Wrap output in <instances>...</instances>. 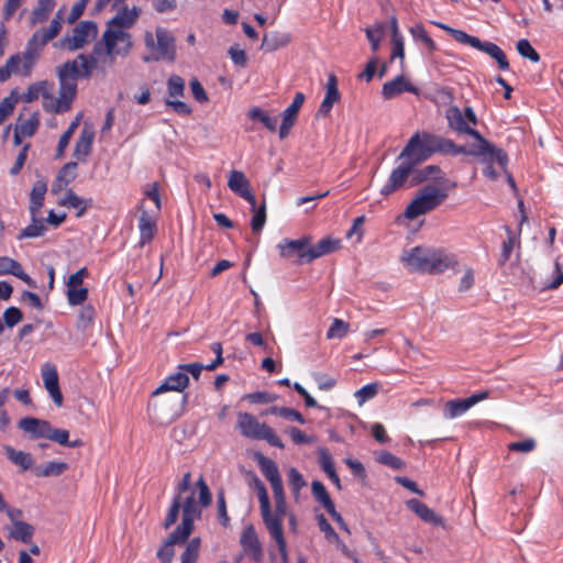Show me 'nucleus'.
<instances>
[{
	"instance_id": "f257e3e1",
	"label": "nucleus",
	"mask_w": 563,
	"mask_h": 563,
	"mask_svg": "<svg viewBox=\"0 0 563 563\" xmlns=\"http://www.w3.org/2000/svg\"><path fill=\"white\" fill-rule=\"evenodd\" d=\"M464 152L463 145H457L450 139L427 131L416 132L397 157L400 163L391 170L380 194L387 197L404 188L413 174L415 167L429 159L433 154L459 155Z\"/></svg>"
},
{
	"instance_id": "f03ea898",
	"label": "nucleus",
	"mask_w": 563,
	"mask_h": 563,
	"mask_svg": "<svg viewBox=\"0 0 563 563\" xmlns=\"http://www.w3.org/2000/svg\"><path fill=\"white\" fill-rule=\"evenodd\" d=\"M57 76L59 80V97L51 95L47 90L48 82L43 80L30 85L26 91L22 93L21 100L33 102L42 96L45 111L53 113L68 111L77 93V79L81 77L77 59L67 60L59 65L57 67Z\"/></svg>"
},
{
	"instance_id": "7ed1b4c3",
	"label": "nucleus",
	"mask_w": 563,
	"mask_h": 563,
	"mask_svg": "<svg viewBox=\"0 0 563 563\" xmlns=\"http://www.w3.org/2000/svg\"><path fill=\"white\" fill-rule=\"evenodd\" d=\"M445 119L448 120V126L452 131L459 134L470 135L477 142L470 150L465 147L463 154L482 156L489 161V163L496 162L501 168L507 166L508 156L506 152L501 148H497L474 129L478 120L473 108L466 107L464 111H462L457 106H450L445 110Z\"/></svg>"
},
{
	"instance_id": "20e7f679",
	"label": "nucleus",
	"mask_w": 563,
	"mask_h": 563,
	"mask_svg": "<svg viewBox=\"0 0 563 563\" xmlns=\"http://www.w3.org/2000/svg\"><path fill=\"white\" fill-rule=\"evenodd\" d=\"M133 47V37L129 31L119 30L106 24L101 40L96 42L88 55L79 54L77 65L82 78H90L99 62L112 64L117 56L125 57Z\"/></svg>"
},
{
	"instance_id": "39448f33",
	"label": "nucleus",
	"mask_w": 563,
	"mask_h": 563,
	"mask_svg": "<svg viewBox=\"0 0 563 563\" xmlns=\"http://www.w3.org/2000/svg\"><path fill=\"white\" fill-rule=\"evenodd\" d=\"M311 241L312 238L309 235H303L297 240L285 238L277 244V249L282 257L288 260L295 258V263L301 265L311 263L341 247L340 240L329 236L321 239L316 244H312Z\"/></svg>"
},
{
	"instance_id": "423d86ee",
	"label": "nucleus",
	"mask_w": 563,
	"mask_h": 563,
	"mask_svg": "<svg viewBox=\"0 0 563 563\" xmlns=\"http://www.w3.org/2000/svg\"><path fill=\"white\" fill-rule=\"evenodd\" d=\"M401 262L409 272L423 274H441L459 264L456 256L446 250L426 246H415L405 252Z\"/></svg>"
},
{
	"instance_id": "0eeeda50",
	"label": "nucleus",
	"mask_w": 563,
	"mask_h": 563,
	"mask_svg": "<svg viewBox=\"0 0 563 563\" xmlns=\"http://www.w3.org/2000/svg\"><path fill=\"white\" fill-rule=\"evenodd\" d=\"M63 23V9H59L48 27H41L33 33L27 41L25 51L20 54V73L23 76H30L34 65L40 58L43 47L53 38H55Z\"/></svg>"
},
{
	"instance_id": "6e6552de",
	"label": "nucleus",
	"mask_w": 563,
	"mask_h": 563,
	"mask_svg": "<svg viewBox=\"0 0 563 563\" xmlns=\"http://www.w3.org/2000/svg\"><path fill=\"white\" fill-rule=\"evenodd\" d=\"M144 45L148 52L143 56L145 63L161 60L173 63L176 59V40L166 27L157 26L155 33L145 31Z\"/></svg>"
},
{
	"instance_id": "1a4fd4ad",
	"label": "nucleus",
	"mask_w": 563,
	"mask_h": 563,
	"mask_svg": "<svg viewBox=\"0 0 563 563\" xmlns=\"http://www.w3.org/2000/svg\"><path fill=\"white\" fill-rule=\"evenodd\" d=\"M236 429L241 435L251 440H264L269 445L284 449V443L275 430L249 412H239Z\"/></svg>"
},
{
	"instance_id": "9d476101",
	"label": "nucleus",
	"mask_w": 563,
	"mask_h": 563,
	"mask_svg": "<svg viewBox=\"0 0 563 563\" xmlns=\"http://www.w3.org/2000/svg\"><path fill=\"white\" fill-rule=\"evenodd\" d=\"M448 198L444 188L432 185L423 186L417 194L416 198L405 209V217L408 220H415L438 208Z\"/></svg>"
},
{
	"instance_id": "9b49d317",
	"label": "nucleus",
	"mask_w": 563,
	"mask_h": 563,
	"mask_svg": "<svg viewBox=\"0 0 563 563\" xmlns=\"http://www.w3.org/2000/svg\"><path fill=\"white\" fill-rule=\"evenodd\" d=\"M441 29L448 32L456 42L470 45L483 53H486L494 58L501 70L509 68V62L504 51L495 43L488 41H481L478 37L467 34L466 32L457 29L450 27L444 24H439Z\"/></svg>"
},
{
	"instance_id": "f8f14e48",
	"label": "nucleus",
	"mask_w": 563,
	"mask_h": 563,
	"mask_svg": "<svg viewBox=\"0 0 563 563\" xmlns=\"http://www.w3.org/2000/svg\"><path fill=\"white\" fill-rule=\"evenodd\" d=\"M98 35V25L95 21H80L73 29L70 35H66L60 40L63 49L75 52L84 48L93 41Z\"/></svg>"
},
{
	"instance_id": "ddd939ff",
	"label": "nucleus",
	"mask_w": 563,
	"mask_h": 563,
	"mask_svg": "<svg viewBox=\"0 0 563 563\" xmlns=\"http://www.w3.org/2000/svg\"><path fill=\"white\" fill-rule=\"evenodd\" d=\"M518 207L520 209V222H519V229L518 232H514L508 225H505L504 229L506 231V240L501 243V252L498 258V264L500 266H504L509 260L515 249H520L521 241H520V234H521V225L523 222L528 220V217L523 210V202L520 200L518 203Z\"/></svg>"
},
{
	"instance_id": "4468645a",
	"label": "nucleus",
	"mask_w": 563,
	"mask_h": 563,
	"mask_svg": "<svg viewBox=\"0 0 563 563\" xmlns=\"http://www.w3.org/2000/svg\"><path fill=\"white\" fill-rule=\"evenodd\" d=\"M489 396L488 391H479L473 394L472 396L465 399H453L445 402L444 406V417L446 419H454L462 415H464L468 409H471L477 402L487 399Z\"/></svg>"
},
{
	"instance_id": "2eb2a0df",
	"label": "nucleus",
	"mask_w": 563,
	"mask_h": 563,
	"mask_svg": "<svg viewBox=\"0 0 563 563\" xmlns=\"http://www.w3.org/2000/svg\"><path fill=\"white\" fill-rule=\"evenodd\" d=\"M305 102V95L302 92H297L291 101V103L283 111L282 113V124L279 126V137L283 140L287 137L290 133V130L296 123L298 113L300 108Z\"/></svg>"
},
{
	"instance_id": "dca6fc26",
	"label": "nucleus",
	"mask_w": 563,
	"mask_h": 563,
	"mask_svg": "<svg viewBox=\"0 0 563 563\" xmlns=\"http://www.w3.org/2000/svg\"><path fill=\"white\" fill-rule=\"evenodd\" d=\"M228 187L239 197L246 200L251 208L255 209L256 198L251 191L250 181L240 170H231L228 178Z\"/></svg>"
},
{
	"instance_id": "f3484780",
	"label": "nucleus",
	"mask_w": 563,
	"mask_h": 563,
	"mask_svg": "<svg viewBox=\"0 0 563 563\" xmlns=\"http://www.w3.org/2000/svg\"><path fill=\"white\" fill-rule=\"evenodd\" d=\"M41 374L46 390L51 395L55 405L57 407H60L63 405V395L59 388L58 373L56 366L52 363H45L42 366Z\"/></svg>"
},
{
	"instance_id": "a211bd4d",
	"label": "nucleus",
	"mask_w": 563,
	"mask_h": 563,
	"mask_svg": "<svg viewBox=\"0 0 563 563\" xmlns=\"http://www.w3.org/2000/svg\"><path fill=\"white\" fill-rule=\"evenodd\" d=\"M190 483L191 474L188 472L184 474L181 482L177 486V494L173 498L172 505L163 522L164 529L170 528L177 521L181 505V494L189 489Z\"/></svg>"
},
{
	"instance_id": "6ab92c4d",
	"label": "nucleus",
	"mask_w": 563,
	"mask_h": 563,
	"mask_svg": "<svg viewBox=\"0 0 563 563\" xmlns=\"http://www.w3.org/2000/svg\"><path fill=\"white\" fill-rule=\"evenodd\" d=\"M406 507L418 516L421 520L435 527H444V519L438 515L428 505L419 499L411 498L406 501Z\"/></svg>"
},
{
	"instance_id": "aec40b11",
	"label": "nucleus",
	"mask_w": 563,
	"mask_h": 563,
	"mask_svg": "<svg viewBox=\"0 0 563 563\" xmlns=\"http://www.w3.org/2000/svg\"><path fill=\"white\" fill-rule=\"evenodd\" d=\"M341 98V93L338 88V78L334 74H330L328 76L327 85H325V95L324 98L318 109V115L323 118L328 117L333 108V106L339 102Z\"/></svg>"
},
{
	"instance_id": "412c9836",
	"label": "nucleus",
	"mask_w": 563,
	"mask_h": 563,
	"mask_svg": "<svg viewBox=\"0 0 563 563\" xmlns=\"http://www.w3.org/2000/svg\"><path fill=\"white\" fill-rule=\"evenodd\" d=\"M241 544L245 553L254 562L260 563L263 560V549L258 540L257 533L252 526L244 529L241 536Z\"/></svg>"
},
{
	"instance_id": "4be33fe9",
	"label": "nucleus",
	"mask_w": 563,
	"mask_h": 563,
	"mask_svg": "<svg viewBox=\"0 0 563 563\" xmlns=\"http://www.w3.org/2000/svg\"><path fill=\"white\" fill-rule=\"evenodd\" d=\"M141 10L137 7L129 8L124 5L117 14L107 22L112 27L129 31L137 21Z\"/></svg>"
},
{
	"instance_id": "5701e85b",
	"label": "nucleus",
	"mask_w": 563,
	"mask_h": 563,
	"mask_svg": "<svg viewBox=\"0 0 563 563\" xmlns=\"http://www.w3.org/2000/svg\"><path fill=\"white\" fill-rule=\"evenodd\" d=\"M273 490L275 509H271V517L273 520H276L277 523H283L286 514H287V501L284 492L282 477L269 482Z\"/></svg>"
},
{
	"instance_id": "b1692460",
	"label": "nucleus",
	"mask_w": 563,
	"mask_h": 563,
	"mask_svg": "<svg viewBox=\"0 0 563 563\" xmlns=\"http://www.w3.org/2000/svg\"><path fill=\"white\" fill-rule=\"evenodd\" d=\"M404 92L417 93L418 89L402 75L385 82L382 88V96L385 100L393 99Z\"/></svg>"
},
{
	"instance_id": "393cba45",
	"label": "nucleus",
	"mask_w": 563,
	"mask_h": 563,
	"mask_svg": "<svg viewBox=\"0 0 563 563\" xmlns=\"http://www.w3.org/2000/svg\"><path fill=\"white\" fill-rule=\"evenodd\" d=\"M250 486L256 492L263 522L273 520L271 517V500L264 483L255 474H252Z\"/></svg>"
},
{
	"instance_id": "a878e982",
	"label": "nucleus",
	"mask_w": 563,
	"mask_h": 563,
	"mask_svg": "<svg viewBox=\"0 0 563 563\" xmlns=\"http://www.w3.org/2000/svg\"><path fill=\"white\" fill-rule=\"evenodd\" d=\"M13 275L23 280L30 287L35 288L36 283L23 271L22 265L8 256L0 257V276Z\"/></svg>"
},
{
	"instance_id": "bb28decb",
	"label": "nucleus",
	"mask_w": 563,
	"mask_h": 563,
	"mask_svg": "<svg viewBox=\"0 0 563 563\" xmlns=\"http://www.w3.org/2000/svg\"><path fill=\"white\" fill-rule=\"evenodd\" d=\"M19 427L23 431L31 433L32 438L34 439H48L52 424L46 420L26 417L20 420Z\"/></svg>"
},
{
	"instance_id": "cd10ccee",
	"label": "nucleus",
	"mask_w": 563,
	"mask_h": 563,
	"mask_svg": "<svg viewBox=\"0 0 563 563\" xmlns=\"http://www.w3.org/2000/svg\"><path fill=\"white\" fill-rule=\"evenodd\" d=\"M95 140V131L91 126L85 124L80 131L79 137L76 141L74 156L78 161H85L90 154L92 143Z\"/></svg>"
},
{
	"instance_id": "c85d7f7f",
	"label": "nucleus",
	"mask_w": 563,
	"mask_h": 563,
	"mask_svg": "<svg viewBox=\"0 0 563 563\" xmlns=\"http://www.w3.org/2000/svg\"><path fill=\"white\" fill-rule=\"evenodd\" d=\"M140 246L150 243L157 231L156 220L145 210H142L139 219Z\"/></svg>"
},
{
	"instance_id": "c756f323",
	"label": "nucleus",
	"mask_w": 563,
	"mask_h": 563,
	"mask_svg": "<svg viewBox=\"0 0 563 563\" xmlns=\"http://www.w3.org/2000/svg\"><path fill=\"white\" fill-rule=\"evenodd\" d=\"M271 538L276 542L283 563H288L287 543L284 537L283 523L271 520L264 523Z\"/></svg>"
},
{
	"instance_id": "7c9ffc66",
	"label": "nucleus",
	"mask_w": 563,
	"mask_h": 563,
	"mask_svg": "<svg viewBox=\"0 0 563 563\" xmlns=\"http://www.w3.org/2000/svg\"><path fill=\"white\" fill-rule=\"evenodd\" d=\"M188 375L180 371L178 373L169 375L165 379V382L153 391V395H158L167 390L183 391L188 386Z\"/></svg>"
},
{
	"instance_id": "2f4dec72",
	"label": "nucleus",
	"mask_w": 563,
	"mask_h": 563,
	"mask_svg": "<svg viewBox=\"0 0 563 563\" xmlns=\"http://www.w3.org/2000/svg\"><path fill=\"white\" fill-rule=\"evenodd\" d=\"M246 115L250 120L260 122L269 132H272V133L276 132L277 119L275 117H272L268 113V111H266L260 107H252L247 111Z\"/></svg>"
},
{
	"instance_id": "473e14b6",
	"label": "nucleus",
	"mask_w": 563,
	"mask_h": 563,
	"mask_svg": "<svg viewBox=\"0 0 563 563\" xmlns=\"http://www.w3.org/2000/svg\"><path fill=\"white\" fill-rule=\"evenodd\" d=\"M291 41L288 33L271 32L264 35L262 47L269 52H275L282 47L287 46Z\"/></svg>"
},
{
	"instance_id": "72a5a7b5",
	"label": "nucleus",
	"mask_w": 563,
	"mask_h": 563,
	"mask_svg": "<svg viewBox=\"0 0 563 563\" xmlns=\"http://www.w3.org/2000/svg\"><path fill=\"white\" fill-rule=\"evenodd\" d=\"M255 459L262 474L268 482H273L282 477L278 466L273 460L262 453H256Z\"/></svg>"
},
{
	"instance_id": "f704fd0d",
	"label": "nucleus",
	"mask_w": 563,
	"mask_h": 563,
	"mask_svg": "<svg viewBox=\"0 0 563 563\" xmlns=\"http://www.w3.org/2000/svg\"><path fill=\"white\" fill-rule=\"evenodd\" d=\"M45 194L46 184L37 181L32 188L30 198V212L32 217H36L40 213V210L44 203Z\"/></svg>"
},
{
	"instance_id": "c9c22d12",
	"label": "nucleus",
	"mask_w": 563,
	"mask_h": 563,
	"mask_svg": "<svg viewBox=\"0 0 563 563\" xmlns=\"http://www.w3.org/2000/svg\"><path fill=\"white\" fill-rule=\"evenodd\" d=\"M40 126V114L33 112L29 118L19 117L15 129L19 130L24 136L30 137L34 135Z\"/></svg>"
},
{
	"instance_id": "e433bc0d",
	"label": "nucleus",
	"mask_w": 563,
	"mask_h": 563,
	"mask_svg": "<svg viewBox=\"0 0 563 563\" xmlns=\"http://www.w3.org/2000/svg\"><path fill=\"white\" fill-rule=\"evenodd\" d=\"M77 163L76 162H69L65 164L58 172V175L56 177V184L54 190H62L66 188L73 180H75L77 176Z\"/></svg>"
},
{
	"instance_id": "4c0bfd02",
	"label": "nucleus",
	"mask_w": 563,
	"mask_h": 563,
	"mask_svg": "<svg viewBox=\"0 0 563 563\" xmlns=\"http://www.w3.org/2000/svg\"><path fill=\"white\" fill-rule=\"evenodd\" d=\"M180 508L183 510L181 520H189V522L194 523L201 516V506L195 500L194 493L186 497L184 501L181 500Z\"/></svg>"
},
{
	"instance_id": "58836bf2",
	"label": "nucleus",
	"mask_w": 563,
	"mask_h": 563,
	"mask_svg": "<svg viewBox=\"0 0 563 563\" xmlns=\"http://www.w3.org/2000/svg\"><path fill=\"white\" fill-rule=\"evenodd\" d=\"M7 457L23 471L29 470L33 464V457L30 453L18 451L10 445L4 446Z\"/></svg>"
},
{
	"instance_id": "ea45409f",
	"label": "nucleus",
	"mask_w": 563,
	"mask_h": 563,
	"mask_svg": "<svg viewBox=\"0 0 563 563\" xmlns=\"http://www.w3.org/2000/svg\"><path fill=\"white\" fill-rule=\"evenodd\" d=\"M194 530V523L181 520V523L167 537L166 540L174 544H184Z\"/></svg>"
},
{
	"instance_id": "a19ab883",
	"label": "nucleus",
	"mask_w": 563,
	"mask_h": 563,
	"mask_svg": "<svg viewBox=\"0 0 563 563\" xmlns=\"http://www.w3.org/2000/svg\"><path fill=\"white\" fill-rule=\"evenodd\" d=\"M391 29H393V34H391V46L393 47H391L390 58L391 59L399 58L401 62H404L405 44H404L402 36L399 34L398 24H397L396 19H393Z\"/></svg>"
},
{
	"instance_id": "79ce46f5",
	"label": "nucleus",
	"mask_w": 563,
	"mask_h": 563,
	"mask_svg": "<svg viewBox=\"0 0 563 563\" xmlns=\"http://www.w3.org/2000/svg\"><path fill=\"white\" fill-rule=\"evenodd\" d=\"M68 468V464L65 462H48L43 467H36L34 473L36 476L48 477L62 475Z\"/></svg>"
},
{
	"instance_id": "37998d69",
	"label": "nucleus",
	"mask_w": 563,
	"mask_h": 563,
	"mask_svg": "<svg viewBox=\"0 0 563 563\" xmlns=\"http://www.w3.org/2000/svg\"><path fill=\"white\" fill-rule=\"evenodd\" d=\"M34 528L24 521H15L13 525V530L11 531V537L15 540L22 541L23 543H29L33 537Z\"/></svg>"
},
{
	"instance_id": "c03bdc74",
	"label": "nucleus",
	"mask_w": 563,
	"mask_h": 563,
	"mask_svg": "<svg viewBox=\"0 0 563 563\" xmlns=\"http://www.w3.org/2000/svg\"><path fill=\"white\" fill-rule=\"evenodd\" d=\"M200 538H192L187 543L186 549L180 556V563H197L200 552Z\"/></svg>"
},
{
	"instance_id": "a18cd8bd",
	"label": "nucleus",
	"mask_w": 563,
	"mask_h": 563,
	"mask_svg": "<svg viewBox=\"0 0 563 563\" xmlns=\"http://www.w3.org/2000/svg\"><path fill=\"white\" fill-rule=\"evenodd\" d=\"M312 495L318 500L325 510L332 508L334 506L333 500L331 499L325 486L319 482L313 481L311 485Z\"/></svg>"
},
{
	"instance_id": "49530a36",
	"label": "nucleus",
	"mask_w": 563,
	"mask_h": 563,
	"mask_svg": "<svg viewBox=\"0 0 563 563\" xmlns=\"http://www.w3.org/2000/svg\"><path fill=\"white\" fill-rule=\"evenodd\" d=\"M46 228L43 223L42 219H36V217H32V223L25 227L19 234V239H30L37 238L44 234Z\"/></svg>"
},
{
	"instance_id": "de8ad7c7",
	"label": "nucleus",
	"mask_w": 563,
	"mask_h": 563,
	"mask_svg": "<svg viewBox=\"0 0 563 563\" xmlns=\"http://www.w3.org/2000/svg\"><path fill=\"white\" fill-rule=\"evenodd\" d=\"M20 73V54L10 56L5 64L0 67V82L10 78L12 74Z\"/></svg>"
},
{
	"instance_id": "09e8293b",
	"label": "nucleus",
	"mask_w": 563,
	"mask_h": 563,
	"mask_svg": "<svg viewBox=\"0 0 563 563\" xmlns=\"http://www.w3.org/2000/svg\"><path fill=\"white\" fill-rule=\"evenodd\" d=\"M378 391H379V384L371 383V384H367V385L363 386L362 388L357 389L354 393V397L357 400L358 405L362 406L366 401L376 397Z\"/></svg>"
},
{
	"instance_id": "8fccbe9b",
	"label": "nucleus",
	"mask_w": 563,
	"mask_h": 563,
	"mask_svg": "<svg viewBox=\"0 0 563 563\" xmlns=\"http://www.w3.org/2000/svg\"><path fill=\"white\" fill-rule=\"evenodd\" d=\"M266 413L276 415L287 420L297 421L301 424L305 423V418L302 417V415L292 408L275 406L269 408Z\"/></svg>"
},
{
	"instance_id": "3c124183",
	"label": "nucleus",
	"mask_w": 563,
	"mask_h": 563,
	"mask_svg": "<svg viewBox=\"0 0 563 563\" xmlns=\"http://www.w3.org/2000/svg\"><path fill=\"white\" fill-rule=\"evenodd\" d=\"M517 51L520 56H522L523 58H528L532 63H538L541 59L540 54L533 48L531 43L526 38H521L517 42Z\"/></svg>"
},
{
	"instance_id": "603ef678",
	"label": "nucleus",
	"mask_w": 563,
	"mask_h": 563,
	"mask_svg": "<svg viewBox=\"0 0 563 563\" xmlns=\"http://www.w3.org/2000/svg\"><path fill=\"white\" fill-rule=\"evenodd\" d=\"M167 92L170 98H179L185 93V81L178 75H170L167 80Z\"/></svg>"
},
{
	"instance_id": "864d4df0",
	"label": "nucleus",
	"mask_w": 563,
	"mask_h": 563,
	"mask_svg": "<svg viewBox=\"0 0 563 563\" xmlns=\"http://www.w3.org/2000/svg\"><path fill=\"white\" fill-rule=\"evenodd\" d=\"M289 486L294 495H299L300 490L306 486V481L303 479L301 473L295 468L290 467L287 472Z\"/></svg>"
},
{
	"instance_id": "5fc2aeb1",
	"label": "nucleus",
	"mask_w": 563,
	"mask_h": 563,
	"mask_svg": "<svg viewBox=\"0 0 563 563\" xmlns=\"http://www.w3.org/2000/svg\"><path fill=\"white\" fill-rule=\"evenodd\" d=\"M66 295L70 306H80L88 298V289L86 287L67 288Z\"/></svg>"
},
{
	"instance_id": "6e6d98bb",
	"label": "nucleus",
	"mask_w": 563,
	"mask_h": 563,
	"mask_svg": "<svg viewBox=\"0 0 563 563\" xmlns=\"http://www.w3.org/2000/svg\"><path fill=\"white\" fill-rule=\"evenodd\" d=\"M349 323L341 320V319H334L330 328L327 332V339H342L349 332Z\"/></svg>"
},
{
	"instance_id": "4d7b16f0",
	"label": "nucleus",
	"mask_w": 563,
	"mask_h": 563,
	"mask_svg": "<svg viewBox=\"0 0 563 563\" xmlns=\"http://www.w3.org/2000/svg\"><path fill=\"white\" fill-rule=\"evenodd\" d=\"M63 206L79 209L77 216H82L86 211V205L84 200L77 196L71 189L66 191L65 198L62 201Z\"/></svg>"
},
{
	"instance_id": "13d9d810",
	"label": "nucleus",
	"mask_w": 563,
	"mask_h": 563,
	"mask_svg": "<svg viewBox=\"0 0 563 563\" xmlns=\"http://www.w3.org/2000/svg\"><path fill=\"white\" fill-rule=\"evenodd\" d=\"M415 40L421 41L430 51L435 49V42L429 36L422 24H417L410 29Z\"/></svg>"
},
{
	"instance_id": "bf43d9fd",
	"label": "nucleus",
	"mask_w": 563,
	"mask_h": 563,
	"mask_svg": "<svg viewBox=\"0 0 563 563\" xmlns=\"http://www.w3.org/2000/svg\"><path fill=\"white\" fill-rule=\"evenodd\" d=\"M252 210L254 211V216L251 221V227L253 232L258 233L266 222L265 201L258 208L255 206V209L252 208Z\"/></svg>"
},
{
	"instance_id": "052dcab7",
	"label": "nucleus",
	"mask_w": 563,
	"mask_h": 563,
	"mask_svg": "<svg viewBox=\"0 0 563 563\" xmlns=\"http://www.w3.org/2000/svg\"><path fill=\"white\" fill-rule=\"evenodd\" d=\"M563 255L554 261L553 279L545 286L547 289H556L563 284Z\"/></svg>"
},
{
	"instance_id": "680f3d73",
	"label": "nucleus",
	"mask_w": 563,
	"mask_h": 563,
	"mask_svg": "<svg viewBox=\"0 0 563 563\" xmlns=\"http://www.w3.org/2000/svg\"><path fill=\"white\" fill-rule=\"evenodd\" d=\"M317 521L319 529L324 533V538L329 542H339V534L335 532V530L332 528V526L329 523V521L322 514L317 516Z\"/></svg>"
},
{
	"instance_id": "e2e57ef3",
	"label": "nucleus",
	"mask_w": 563,
	"mask_h": 563,
	"mask_svg": "<svg viewBox=\"0 0 563 563\" xmlns=\"http://www.w3.org/2000/svg\"><path fill=\"white\" fill-rule=\"evenodd\" d=\"M377 461L386 466H389L393 470H401L405 465L404 461L398 456L394 455L388 451H383L379 453Z\"/></svg>"
},
{
	"instance_id": "0e129e2a",
	"label": "nucleus",
	"mask_w": 563,
	"mask_h": 563,
	"mask_svg": "<svg viewBox=\"0 0 563 563\" xmlns=\"http://www.w3.org/2000/svg\"><path fill=\"white\" fill-rule=\"evenodd\" d=\"M217 510L220 523L223 527H227L229 525L230 517L227 511V503L223 489L219 490L217 494Z\"/></svg>"
},
{
	"instance_id": "69168bd1",
	"label": "nucleus",
	"mask_w": 563,
	"mask_h": 563,
	"mask_svg": "<svg viewBox=\"0 0 563 563\" xmlns=\"http://www.w3.org/2000/svg\"><path fill=\"white\" fill-rule=\"evenodd\" d=\"M23 319V313L16 307H9L3 312V320L7 327L13 328Z\"/></svg>"
},
{
	"instance_id": "338daca9",
	"label": "nucleus",
	"mask_w": 563,
	"mask_h": 563,
	"mask_svg": "<svg viewBox=\"0 0 563 563\" xmlns=\"http://www.w3.org/2000/svg\"><path fill=\"white\" fill-rule=\"evenodd\" d=\"M319 464L327 475L335 471L332 455L327 449L319 450Z\"/></svg>"
},
{
	"instance_id": "774afa93",
	"label": "nucleus",
	"mask_w": 563,
	"mask_h": 563,
	"mask_svg": "<svg viewBox=\"0 0 563 563\" xmlns=\"http://www.w3.org/2000/svg\"><path fill=\"white\" fill-rule=\"evenodd\" d=\"M174 543H169L168 540H165L163 545L158 549L156 555L159 559L161 563H173V559L175 555Z\"/></svg>"
}]
</instances>
